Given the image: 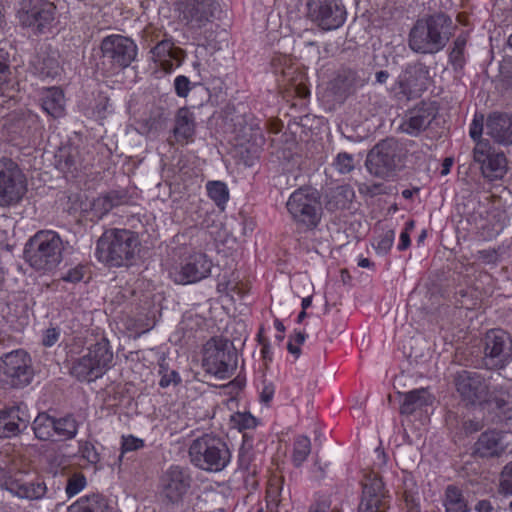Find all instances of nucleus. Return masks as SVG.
Listing matches in <instances>:
<instances>
[{"mask_svg":"<svg viewBox=\"0 0 512 512\" xmlns=\"http://www.w3.org/2000/svg\"><path fill=\"white\" fill-rule=\"evenodd\" d=\"M185 51L179 47H175L174 44L172 45V51L169 53L167 59L175 60L177 62V66L181 65L182 61L185 58Z\"/></svg>","mask_w":512,"mask_h":512,"instance_id":"nucleus-63","label":"nucleus"},{"mask_svg":"<svg viewBox=\"0 0 512 512\" xmlns=\"http://www.w3.org/2000/svg\"><path fill=\"white\" fill-rule=\"evenodd\" d=\"M446 423L449 430L453 433L455 441L462 440L465 437L481 431L484 428V422L476 419H462L453 412H448Z\"/></svg>","mask_w":512,"mask_h":512,"instance_id":"nucleus-29","label":"nucleus"},{"mask_svg":"<svg viewBox=\"0 0 512 512\" xmlns=\"http://www.w3.org/2000/svg\"><path fill=\"white\" fill-rule=\"evenodd\" d=\"M404 156L402 144L395 138H386L369 152L367 167L378 177H388L402 167Z\"/></svg>","mask_w":512,"mask_h":512,"instance_id":"nucleus-6","label":"nucleus"},{"mask_svg":"<svg viewBox=\"0 0 512 512\" xmlns=\"http://www.w3.org/2000/svg\"><path fill=\"white\" fill-rule=\"evenodd\" d=\"M140 246L138 233L125 228H110L97 240L96 257L108 267H128L135 261Z\"/></svg>","mask_w":512,"mask_h":512,"instance_id":"nucleus-1","label":"nucleus"},{"mask_svg":"<svg viewBox=\"0 0 512 512\" xmlns=\"http://www.w3.org/2000/svg\"><path fill=\"white\" fill-rule=\"evenodd\" d=\"M506 437V433L496 429L482 432L472 447V455L482 459L501 457L508 449Z\"/></svg>","mask_w":512,"mask_h":512,"instance_id":"nucleus-20","label":"nucleus"},{"mask_svg":"<svg viewBox=\"0 0 512 512\" xmlns=\"http://www.w3.org/2000/svg\"><path fill=\"white\" fill-rule=\"evenodd\" d=\"M86 477L82 473L72 474L65 487V492L69 498L77 495L86 487Z\"/></svg>","mask_w":512,"mask_h":512,"instance_id":"nucleus-46","label":"nucleus"},{"mask_svg":"<svg viewBox=\"0 0 512 512\" xmlns=\"http://www.w3.org/2000/svg\"><path fill=\"white\" fill-rule=\"evenodd\" d=\"M243 439V444L238 451V466L241 470L254 474L256 472V466L253 464V447L252 444L248 443V436L246 433L243 434Z\"/></svg>","mask_w":512,"mask_h":512,"instance_id":"nucleus-39","label":"nucleus"},{"mask_svg":"<svg viewBox=\"0 0 512 512\" xmlns=\"http://www.w3.org/2000/svg\"><path fill=\"white\" fill-rule=\"evenodd\" d=\"M364 79L354 69L343 67L339 69L332 85L336 94L348 96L364 85Z\"/></svg>","mask_w":512,"mask_h":512,"instance_id":"nucleus-26","label":"nucleus"},{"mask_svg":"<svg viewBox=\"0 0 512 512\" xmlns=\"http://www.w3.org/2000/svg\"><path fill=\"white\" fill-rule=\"evenodd\" d=\"M467 38L461 34L453 42L452 50L449 54V61L455 69L462 68L464 65V50L466 47Z\"/></svg>","mask_w":512,"mask_h":512,"instance_id":"nucleus-44","label":"nucleus"},{"mask_svg":"<svg viewBox=\"0 0 512 512\" xmlns=\"http://www.w3.org/2000/svg\"><path fill=\"white\" fill-rule=\"evenodd\" d=\"M26 191L25 178L12 159H0V206L18 202Z\"/></svg>","mask_w":512,"mask_h":512,"instance_id":"nucleus-14","label":"nucleus"},{"mask_svg":"<svg viewBox=\"0 0 512 512\" xmlns=\"http://www.w3.org/2000/svg\"><path fill=\"white\" fill-rule=\"evenodd\" d=\"M173 41L171 39H164L158 42L152 49L151 53L155 61L161 62L163 69L171 71L173 63L167 59L169 53L172 51Z\"/></svg>","mask_w":512,"mask_h":512,"instance_id":"nucleus-41","label":"nucleus"},{"mask_svg":"<svg viewBox=\"0 0 512 512\" xmlns=\"http://www.w3.org/2000/svg\"><path fill=\"white\" fill-rule=\"evenodd\" d=\"M354 196V190L349 185H340L331 188L326 194L327 200L325 207L328 211L347 209Z\"/></svg>","mask_w":512,"mask_h":512,"instance_id":"nucleus-30","label":"nucleus"},{"mask_svg":"<svg viewBox=\"0 0 512 512\" xmlns=\"http://www.w3.org/2000/svg\"><path fill=\"white\" fill-rule=\"evenodd\" d=\"M8 76V53L0 48V92L2 91V87L8 82Z\"/></svg>","mask_w":512,"mask_h":512,"instance_id":"nucleus-55","label":"nucleus"},{"mask_svg":"<svg viewBox=\"0 0 512 512\" xmlns=\"http://www.w3.org/2000/svg\"><path fill=\"white\" fill-rule=\"evenodd\" d=\"M401 396L403 397L400 405V413L402 415H411L423 407L432 405L434 401V397L426 388L401 393Z\"/></svg>","mask_w":512,"mask_h":512,"instance_id":"nucleus-28","label":"nucleus"},{"mask_svg":"<svg viewBox=\"0 0 512 512\" xmlns=\"http://www.w3.org/2000/svg\"><path fill=\"white\" fill-rule=\"evenodd\" d=\"M18 413V407H11L0 411V438L15 436L21 430L22 420Z\"/></svg>","mask_w":512,"mask_h":512,"instance_id":"nucleus-34","label":"nucleus"},{"mask_svg":"<svg viewBox=\"0 0 512 512\" xmlns=\"http://www.w3.org/2000/svg\"><path fill=\"white\" fill-rule=\"evenodd\" d=\"M79 452L82 457L91 464H96L100 460L98 452L90 442H80Z\"/></svg>","mask_w":512,"mask_h":512,"instance_id":"nucleus-54","label":"nucleus"},{"mask_svg":"<svg viewBox=\"0 0 512 512\" xmlns=\"http://www.w3.org/2000/svg\"><path fill=\"white\" fill-rule=\"evenodd\" d=\"M196 132L195 116L188 108H180L175 116L173 134L177 142L193 141Z\"/></svg>","mask_w":512,"mask_h":512,"instance_id":"nucleus-25","label":"nucleus"},{"mask_svg":"<svg viewBox=\"0 0 512 512\" xmlns=\"http://www.w3.org/2000/svg\"><path fill=\"white\" fill-rule=\"evenodd\" d=\"M0 486L19 498H30L32 482L28 473L18 471L7 475L0 469Z\"/></svg>","mask_w":512,"mask_h":512,"instance_id":"nucleus-27","label":"nucleus"},{"mask_svg":"<svg viewBox=\"0 0 512 512\" xmlns=\"http://www.w3.org/2000/svg\"><path fill=\"white\" fill-rule=\"evenodd\" d=\"M202 366L219 379L229 378L236 368V353L227 340L212 338L204 345Z\"/></svg>","mask_w":512,"mask_h":512,"instance_id":"nucleus-8","label":"nucleus"},{"mask_svg":"<svg viewBox=\"0 0 512 512\" xmlns=\"http://www.w3.org/2000/svg\"><path fill=\"white\" fill-rule=\"evenodd\" d=\"M60 333L56 328H48L44 331L42 344L45 347L53 346L59 339Z\"/></svg>","mask_w":512,"mask_h":512,"instance_id":"nucleus-59","label":"nucleus"},{"mask_svg":"<svg viewBox=\"0 0 512 512\" xmlns=\"http://www.w3.org/2000/svg\"><path fill=\"white\" fill-rule=\"evenodd\" d=\"M280 479L274 478L269 482L266 493L267 509L270 512L276 511L279 503L278 496L280 494Z\"/></svg>","mask_w":512,"mask_h":512,"instance_id":"nucleus-48","label":"nucleus"},{"mask_svg":"<svg viewBox=\"0 0 512 512\" xmlns=\"http://www.w3.org/2000/svg\"><path fill=\"white\" fill-rule=\"evenodd\" d=\"M484 124H483V116L480 118L475 117L470 125L469 134L471 138L475 141H480L481 135L483 133Z\"/></svg>","mask_w":512,"mask_h":512,"instance_id":"nucleus-58","label":"nucleus"},{"mask_svg":"<svg viewBox=\"0 0 512 512\" xmlns=\"http://www.w3.org/2000/svg\"><path fill=\"white\" fill-rule=\"evenodd\" d=\"M211 262L203 253L189 255L180 270L174 274V281L178 284H190L206 278L211 271Z\"/></svg>","mask_w":512,"mask_h":512,"instance_id":"nucleus-21","label":"nucleus"},{"mask_svg":"<svg viewBox=\"0 0 512 512\" xmlns=\"http://www.w3.org/2000/svg\"><path fill=\"white\" fill-rule=\"evenodd\" d=\"M333 165L339 173L347 174L354 169V157L346 152L339 153Z\"/></svg>","mask_w":512,"mask_h":512,"instance_id":"nucleus-51","label":"nucleus"},{"mask_svg":"<svg viewBox=\"0 0 512 512\" xmlns=\"http://www.w3.org/2000/svg\"><path fill=\"white\" fill-rule=\"evenodd\" d=\"M486 402L494 403L502 412L512 410V394L502 386H494L490 388V394Z\"/></svg>","mask_w":512,"mask_h":512,"instance_id":"nucleus-40","label":"nucleus"},{"mask_svg":"<svg viewBox=\"0 0 512 512\" xmlns=\"http://www.w3.org/2000/svg\"><path fill=\"white\" fill-rule=\"evenodd\" d=\"M482 362L488 370L504 369L512 361V337L503 329H491L482 339Z\"/></svg>","mask_w":512,"mask_h":512,"instance_id":"nucleus-9","label":"nucleus"},{"mask_svg":"<svg viewBox=\"0 0 512 512\" xmlns=\"http://www.w3.org/2000/svg\"><path fill=\"white\" fill-rule=\"evenodd\" d=\"M107 499L100 494H90L80 497L71 504L68 512H110Z\"/></svg>","mask_w":512,"mask_h":512,"instance_id":"nucleus-32","label":"nucleus"},{"mask_svg":"<svg viewBox=\"0 0 512 512\" xmlns=\"http://www.w3.org/2000/svg\"><path fill=\"white\" fill-rule=\"evenodd\" d=\"M474 161L480 164L484 177L500 179L507 171V160L503 152H496L488 140L476 142L473 150Z\"/></svg>","mask_w":512,"mask_h":512,"instance_id":"nucleus-17","label":"nucleus"},{"mask_svg":"<svg viewBox=\"0 0 512 512\" xmlns=\"http://www.w3.org/2000/svg\"><path fill=\"white\" fill-rule=\"evenodd\" d=\"M494 507L489 500H480L475 505L476 512H493Z\"/></svg>","mask_w":512,"mask_h":512,"instance_id":"nucleus-64","label":"nucleus"},{"mask_svg":"<svg viewBox=\"0 0 512 512\" xmlns=\"http://www.w3.org/2000/svg\"><path fill=\"white\" fill-rule=\"evenodd\" d=\"M191 486V477L180 466L169 467L161 476L159 494L168 504H179Z\"/></svg>","mask_w":512,"mask_h":512,"instance_id":"nucleus-16","label":"nucleus"},{"mask_svg":"<svg viewBox=\"0 0 512 512\" xmlns=\"http://www.w3.org/2000/svg\"><path fill=\"white\" fill-rule=\"evenodd\" d=\"M55 434V418L46 412L34 418V436L40 440H50Z\"/></svg>","mask_w":512,"mask_h":512,"instance_id":"nucleus-36","label":"nucleus"},{"mask_svg":"<svg viewBox=\"0 0 512 512\" xmlns=\"http://www.w3.org/2000/svg\"><path fill=\"white\" fill-rule=\"evenodd\" d=\"M42 67L40 73L46 77H55L59 73L58 52L51 53L42 59Z\"/></svg>","mask_w":512,"mask_h":512,"instance_id":"nucleus-49","label":"nucleus"},{"mask_svg":"<svg viewBox=\"0 0 512 512\" xmlns=\"http://www.w3.org/2000/svg\"><path fill=\"white\" fill-rule=\"evenodd\" d=\"M34 271L43 274L52 271L62 259V240L51 230L39 231L34 234Z\"/></svg>","mask_w":512,"mask_h":512,"instance_id":"nucleus-13","label":"nucleus"},{"mask_svg":"<svg viewBox=\"0 0 512 512\" xmlns=\"http://www.w3.org/2000/svg\"><path fill=\"white\" fill-rule=\"evenodd\" d=\"M444 506L446 512H470L461 489L455 485H448L446 487Z\"/></svg>","mask_w":512,"mask_h":512,"instance_id":"nucleus-35","label":"nucleus"},{"mask_svg":"<svg viewBox=\"0 0 512 512\" xmlns=\"http://www.w3.org/2000/svg\"><path fill=\"white\" fill-rule=\"evenodd\" d=\"M230 423L233 428L239 431L254 429L258 420L250 412H236L231 415Z\"/></svg>","mask_w":512,"mask_h":512,"instance_id":"nucleus-45","label":"nucleus"},{"mask_svg":"<svg viewBox=\"0 0 512 512\" xmlns=\"http://www.w3.org/2000/svg\"><path fill=\"white\" fill-rule=\"evenodd\" d=\"M208 196L218 207L223 208L229 199V190L227 185L221 181H209L206 184Z\"/></svg>","mask_w":512,"mask_h":512,"instance_id":"nucleus-43","label":"nucleus"},{"mask_svg":"<svg viewBox=\"0 0 512 512\" xmlns=\"http://www.w3.org/2000/svg\"><path fill=\"white\" fill-rule=\"evenodd\" d=\"M293 221L306 229H314L321 219L319 192L312 187H300L295 190L286 203Z\"/></svg>","mask_w":512,"mask_h":512,"instance_id":"nucleus-5","label":"nucleus"},{"mask_svg":"<svg viewBox=\"0 0 512 512\" xmlns=\"http://www.w3.org/2000/svg\"><path fill=\"white\" fill-rule=\"evenodd\" d=\"M41 107L48 115L60 117L64 111V95L62 90L51 87L44 91L41 97Z\"/></svg>","mask_w":512,"mask_h":512,"instance_id":"nucleus-33","label":"nucleus"},{"mask_svg":"<svg viewBox=\"0 0 512 512\" xmlns=\"http://www.w3.org/2000/svg\"><path fill=\"white\" fill-rule=\"evenodd\" d=\"M16 17L24 28L32 26V0H21L19 2Z\"/></svg>","mask_w":512,"mask_h":512,"instance_id":"nucleus-47","label":"nucleus"},{"mask_svg":"<svg viewBox=\"0 0 512 512\" xmlns=\"http://www.w3.org/2000/svg\"><path fill=\"white\" fill-rule=\"evenodd\" d=\"M311 453V442L307 436H298L293 444L292 461L295 467H300Z\"/></svg>","mask_w":512,"mask_h":512,"instance_id":"nucleus-42","label":"nucleus"},{"mask_svg":"<svg viewBox=\"0 0 512 512\" xmlns=\"http://www.w3.org/2000/svg\"><path fill=\"white\" fill-rule=\"evenodd\" d=\"M78 428L79 424L71 414L55 419V434L64 440L75 438L78 433Z\"/></svg>","mask_w":512,"mask_h":512,"instance_id":"nucleus-38","label":"nucleus"},{"mask_svg":"<svg viewBox=\"0 0 512 512\" xmlns=\"http://www.w3.org/2000/svg\"><path fill=\"white\" fill-rule=\"evenodd\" d=\"M362 485V497L358 505V512H387L389 506L381 478L370 473L365 476Z\"/></svg>","mask_w":512,"mask_h":512,"instance_id":"nucleus-19","label":"nucleus"},{"mask_svg":"<svg viewBox=\"0 0 512 512\" xmlns=\"http://www.w3.org/2000/svg\"><path fill=\"white\" fill-rule=\"evenodd\" d=\"M454 24L450 16L439 12L418 19L409 33L411 50L420 54H435L450 40Z\"/></svg>","mask_w":512,"mask_h":512,"instance_id":"nucleus-2","label":"nucleus"},{"mask_svg":"<svg viewBox=\"0 0 512 512\" xmlns=\"http://www.w3.org/2000/svg\"><path fill=\"white\" fill-rule=\"evenodd\" d=\"M56 6L49 1L34 0V27L37 32L51 33L56 26Z\"/></svg>","mask_w":512,"mask_h":512,"instance_id":"nucleus-24","label":"nucleus"},{"mask_svg":"<svg viewBox=\"0 0 512 512\" xmlns=\"http://www.w3.org/2000/svg\"><path fill=\"white\" fill-rule=\"evenodd\" d=\"M305 16L322 31H332L343 26L347 11L342 0H307Z\"/></svg>","mask_w":512,"mask_h":512,"instance_id":"nucleus-10","label":"nucleus"},{"mask_svg":"<svg viewBox=\"0 0 512 512\" xmlns=\"http://www.w3.org/2000/svg\"><path fill=\"white\" fill-rule=\"evenodd\" d=\"M180 382H181V378H180L178 372H176L175 370H172L169 373H165L161 377L159 385L162 388H166V387L170 386L171 384L177 385Z\"/></svg>","mask_w":512,"mask_h":512,"instance_id":"nucleus-61","label":"nucleus"},{"mask_svg":"<svg viewBox=\"0 0 512 512\" xmlns=\"http://www.w3.org/2000/svg\"><path fill=\"white\" fill-rule=\"evenodd\" d=\"M429 68L422 62L407 64L391 87L393 97L400 103L419 98L427 89Z\"/></svg>","mask_w":512,"mask_h":512,"instance_id":"nucleus-7","label":"nucleus"},{"mask_svg":"<svg viewBox=\"0 0 512 512\" xmlns=\"http://www.w3.org/2000/svg\"><path fill=\"white\" fill-rule=\"evenodd\" d=\"M498 491L504 496L512 495V462L507 463L500 473Z\"/></svg>","mask_w":512,"mask_h":512,"instance_id":"nucleus-50","label":"nucleus"},{"mask_svg":"<svg viewBox=\"0 0 512 512\" xmlns=\"http://www.w3.org/2000/svg\"><path fill=\"white\" fill-rule=\"evenodd\" d=\"M57 167L64 173H72L78 168V151L75 147H64L56 154Z\"/></svg>","mask_w":512,"mask_h":512,"instance_id":"nucleus-37","label":"nucleus"},{"mask_svg":"<svg viewBox=\"0 0 512 512\" xmlns=\"http://www.w3.org/2000/svg\"><path fill=\"white\" fill-rule=\"evenodd\" d=\"M436 115L435 103L421 102L409 111L407 118L401 124V129L411 136H417L430 126Z\"/></svg>","mask_w":512,"mask_h":512,"instance_id":"nucleus-22","label":"nucleus"},{"mask_svg":"<svg viewBox=\"0 0 512 512\" xmlns=\"http://www.w3.org/2000/svg\"><path fill=\"white\" fill-rule=\"evenodd\" d=\"M394 239H395L394 230L385 231L378 238L376 250L379 253L386 254L391 249Z\"/></svg>","mask_w":512,"mask_h":512,"instance_id":"nucleus-53","label":"nucleus"},{"mask_svg":"<svg viewBox=\"0 0 512 512\" xmlns=\"http://www.w3.org/2000/svg\"><path fill=\"white\" fill-rule=\"evenodd\" d=\"M275 387L272 383L265 384L261 393H260V401L265 405H268L274 396Z\"/></svg>","mask_w":512,"mask_h":512,"instance_id":"nucleus-62","label":"nucleus"},{"mask_svg":"<svg viewBox=\"0 0 512 512\" xmlns=\"http://www.w3.org/2000/svg\"><path fill=\"white\" fill-rule=\"evenodd\" d=\"M174 88L177 96L187 97L190 91V80L183 75H179L174 80Z\"/></svg>","mask_w":512,"mask_h":512,"instance_id":"nucleus-57","label":"nucleus"},{"mask_svg":"<svg viewBox=\"0 0 512 512\" xmlns=\"http://www.w3.org/2000/svg\"><path fill=\"white\" fill-rule=\"evenodd\" d=\"M113 351L106 338L88 348V352L75 360L70 373L78 381L93 382L101 378L113 366Z\"/></svg>","mask_w":512,"mask_h":512,"instance_id":"nucleus-4","label":"nucleus"},{"mask_svg":"<svg viewBox=\"0 0 512 512\" xmlns=\"http://www.w3.org/2000/svg\"><path fill=\"white\" fill-rule=\"evenodd\" d=\"M31 358L24 350H14L0 358V387L22 388L29 384Z\"/></svg>","mask_w":512,"mask_h":512,"instance_id":"nucleus-11","label":"nucleus"},{"mask_svg":"<svg viewBox=\"0 0 512 512\" xmlns=\"http://www.w3.org/2000/svg\"><path fill=\"white\" fill-rule=\"evenodd\" d=\"M305 339L306 334L304 332L295 331V333L290 336L289 342L287 344L289 353L298 358L301 354L300 345L304 343Z\"/></svg>","mask_w":512,"mask_h":512,"instance_id":"nucleus-52","label":"nucleus"},{"mask_svg":"<svg viewBox=\"0 0 512 512\" xmlns=\"http://www.w3.org/2000/svg\"><path fill=\"white\" fill-rule=\"evenodd\" d=\"M190 462L206 472H221L231 461V451L219 436L203 434L194 439L188 449Z\"/></svg>","mask_w":512,"mask_h":512,"instance_id":"nucleus-3","label":"nucleus"},{"mask_svg":"<svg viewBox=\"0 0 512 512\" xmlns=\"http://www.w3.org/2000/svg\"><path fill=\"white\" fill-rule=\"evenodd\" d=\"M454 385L461 399L467 404H482L488 400L490 382L478 372L468 370L456 372Z\"/></svg>","mask_w":512,"mask_h":512,"instance_id":"nucleus-15","label":"nucleus"},{"mask_svg":"<svg viewBox=\"0 0 512 512\" xmlns=\"http://www.w3.org/2000/svg\"><path fill=\"white\" fill-rule=\"evenodd\" d=\"M218 8L214 0H182L177 10L181 22L191 28H202L214 18Z\"/></svg>","mask_w":512,"mask_h":512,"instance_id":"nucleus-18","label":"nucleus"},{"mask_svg":"<svg viewBox=\"0 0 512 512\" xmlns=\"http://www.w3.org/2000/svg\"><path fill=\"white\" fill-rule=\"evenodd\" d=\"M486 134L496 143L512 144V114L504 112L490 113L486 119Z\"/></svg>","mask_w":512,"mask_h":512,"instance_id":"nucleus-23","label":"nucleus"},{"mask_svg":"<svg viewBox=\"0 0 512 512\" xmlns=\"http://www.w3.org/2000/svg\"><path fill=\"white\" fill-rule=\"evenodd\" d=\"M125 194L119 191H110L106 194L98 196L91 203V212L98 219H102L114 207L124 202Z\"/></svg>","mask_w":512,"mask_h":512,"instance_id":"nucleus-31","label":"nucleus"},{"mask_svg":"<svg viewBox=\"0 0 512 512\" xmlns=\"http://www.w3.org/2000/svg\"><path fill=\"white\" fill-rule=\"evenodd\" d=\"M83 276V268L78 266L68 270L61 279L65 282L77 283L83 279Z\"/></svg>","mask_w":512,"mask_h":512,"instance_id":"nucleus-60","label":"nucleus"},{"mask_svg":"<svg viewBox=\"0 0 512 512\" xmlns=\"http://www.w3.org/2000/svg\"><path fill=\"white\" fill-rule=\"evenodd\" d=\"M144 447V441L140 438H137L133 435L123 436L122 437V451L129 452L141 449Z\"/></svg>","mask_w":512,"mask_h":512,"instance_id":"nucleus-56","label":"nucleus"},{"mask_svg":"<svg viewBox=\"0 0 512 512\" xmlns=\"http://www.w3.org/2000/svg\"><path fill=\"white\" fill-rule=\"evenodd\" d=\"M104 62L114 70H123L135 61L138 53L136 43L129 37L112 34L104 37L100 44Z\"/></svg>","mask_w":512,"mask_h":512,"instance_id":"nucleus-12","label":"nucleus"}]
</instances>
